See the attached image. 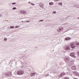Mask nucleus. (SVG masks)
<instances>
[{
	"label": "nucleus",
	"instance_id": "f257e3e1",
	"mask_svg": "<svg viewBox=\"0 0 79 79\" xmlns=\"http://www.w3.org/2000/svg\"><path fill=\"white\" fill-rule=\"evenodd\" d=\"M24 72L23 70H19L17 72V74L18 75H23L24 74Z\"/></svg>",
	"mask_w": 79,
	"mask_h": 79
},
{
	"label": "nucleus",
	"instance_id": "f03ea898",
	"mask_svg": "<svg viewBox=\"0 0 79 79\" xmlns=\"http://www.w3.org/2000/svg\"><path fill=\"white\" fill-rule=\"evenodd\" d=\"M70 45L72 48H76V46L74 45V43H72L70 44Z\"/></svg>",
	"mask_w": 79,
	"mask_h": 79
},
{
	"label": "nucleus",
	"instance_id": "7ed1b4c3",
	"mask_svg": "<svg viewBox=\"0 0 79 79\" xmlns=\"http://www.w3.org/2000/svg\"><path fill=\"white\" fill-rule=\"evenodd\" d=\"M20 13H22L23 14H26V11L25 10H21L20 11Z\"/></svg>",
	"mask_w": 79,
	"mask_h": 79
},
{
	"label": "nucleus",
	"instance_id": "20e7f679",
	"mask_svg": "<svg viewBox=\"0 0 79 79\" xmlns=\"http://www.w3.org/2000/svg\"><path fill=\"white\" fill-rule=\"evenodd\" d=\"M70 56H72V57H73V58H76V56H75L74 53H73L72 54H70Z\"/></svg>",
	"mask_w": 79,
	"mask_h": 79
},
{
	"label": "nucleus",
	"instance_id": "39448f33",
	"mask_svg": "<svg viewBox=\"0 0 79 79\" xmlns=\"http://www.w3.org/2000/svg\"><path fill=\"white\" fill-rule=\"evenodd\" d=\"M72 69H73V70H75V69H76V68L74 66H73L72 67Z\"/></svg>",
	"mask_w": 79,
	"mask_h": 79
},
{
	"label": "nucleus",
	"instance_id": "423d86ee",
	"mask_svg": "<svg viewBox=\"0 0 79 79\" xmlns=\"http://www.w3.org/2000/svg\"><path fill=\"white\" fill-rule=\"evenodd\" d=\"M71 40V38L69 37H67L65 38V40Z\"/></svg>",
	"mask_w": 79,
	"mask_h": 79
},
{
	"label": "nucleus",
	"instance_id": "0eeeda50",
	"mask_svg": "<svg viewBox=\"0 0 79 79\" xmlns=\"http://www.w3.org/2000/svg\"><path fill=\"white\" fill-rule=\"evenodd\" d=\"M35 75V73H31V76H34Z\"/></svg>",
	"mask_w": 79,
	"mask_h": 79
},
{
	"label": "nucleus",
	"instance_id": "6e6552de",
	"mask_svg": "<svg viewBox=\"0 0 79 79\" xmlns=\"http://www.w3.org/2000/svg\"><path fill=\"white\" fill-rule=\"evenodd\" d=\"M53 4H54L53 2H50L49 3L50 5H53Z\"/></svg>",
	"mask_w": 79,
	"mask_h": 79
},
{
	"label": "nucleus",
	"instance_id": "1a4fd4ad",
	"mask_svg": "<svg viewBox=\"0 0 79 79\" xmlns=\"http://www.w3.org/2000/svg\"><path fill=\"white\" fill-rule=\"evenodd\" d=\"M59 5H60V6H62V3L61 2L59 3Z\"/></svg>",
	"mask_w": 79,
	"mask_h": 79
},
{
	"label": "nucleus",
	"instance_id": "9d476101",
	"mask_svg": "<svg viewBox=\"0 0 79 79\" xmlns=\"http://www.w3.org/2000/svg\"><path fill=\"white\" fill-rule=\"evenodd\" d=\"M14 27H15L14 26H11L10 27V28L11 29H13V28H14Z\"/></svg>",
	"mask_w": 79,
	"mask_h": 79
},
{
	"label": "nucleus",
	"instance_id": "9b49d317",
	"mask_svg": "<svg viewBox=\"0 0 79 79\" xmlns=\"http://www.w3.org/2000/svg\"><path fill=\"white\" fill-rule=\"evenodd\" d=\"M40 7L42 8H44V6L43 5H42L40 6Z\"/></svg>",
	"mask_w": 79,
	"mask_h": 79
},
{
	"label": "nucleus",
	"instance_id": "f8f14e48",
	"mask_svg": "<svg viewBox=\"0 0 79 79\" xmlns=\"http://www.w3.org/2000/svg\"><path fill=\"white\" fill-rule=\"evenodd\" d=\"M65 50H69V48H68V47H67V48H65Z\"/></svg>",
	"mask_w": 79,
	"mask_h": 79
},
{
	"label": "nucleus",
	"instance_id": "ddd939ff",
	"mask_svg": "<svg viewBox=\"0 0 79 79\" xmlns=\"http://www.w3.org/2000/svg\"><path fill=\"white\" fill-rule=\"evenodd\" d=\"M76 44H77V45H79V43H78V42H77V43H76Z\"/></svg>",
	"mask_w": 79,
	"mask_h": 79
},
{
	"label": "nucleus",
	"instance_id": "4468645a",
	"mask_svg": "<svg viewBox=\"0 0 79 79\" xmlns=\"http://www.w3.org/2000/svg\"><path fill=\"white\" fill-rule=\"evenodd\" d=\"M62 31V29L60 28L59 29V32L60 31Z\"/></svg>",
	"mask_w": 79,
	"mask_h": 79
},
{
	"label": "nucleus",
	"instance_id": "2eb2a0df",
	"mask_svg": "<svg viewBox=\"0 0 79 79\" xmlns=\"http://www.w3.org/2000/svg\"><path fill=\"white\" fill-rule=\"evenodd\" d=\"M4 40L5 41H6L7 40V39H6V38H4Z\"/></svg>",
	"mask_w": 79,
	"mask_h": 79
},
{
	"label": "nucleus",
	"instance_id": "dca6fc26",
	"mask_svg": "<svg viewBox=\"0 0 79 79\" xmlns=\"http://www.w3.org/2000/svg\"><path fill=\"white\" fill-rule=\"evenodd\" d=\"M19 27V26H16V27H15V28H18Z\"/></svg>",
	"mask_w": 79,
	"mask_h": 79
},
{
	"label": "nucleus",
	"instance_id": "f3484780",
	"mask_svg": "<svg viewBox=\"0 0 79 79\" xmlns=\"http://www.w3.org/2000/svg\"><path fill=\"white\" fill-rule=\"evenodd\" d=\"M64 79H69V78L66 77H65Z\"/></svg>",
	"mask_w": 79,
	"mask_h": 79
},
{
	"label": "nucleus",
	"instance_id": "a211bd4d",
	"mask_svg": "<svg viewBox=\"0 0 79 79\" xmlns=\"http://www.w3.org/2000/svg\"><path fill=\"white\" fill-rule=\"evenodd\" d=\"M31 5H33L34 6L35 5L34 3H31Z\"/></svg>",
	"mask_w": 79,
	"mask_h": 79
},
{
	"label": "nucleus",
	"instance_id": "6ab92c4d",
	"mask_svg": "<svg viewBox=\"0 0 79 79\" xmlns=\"http://www.w3.org/2000/svg\"><path fill=\"white\" fill-rule=\"evenodd\" d=\"M16 7H14L13 8V10H15V9H16Z\"/></svg>",
	"mask_w": 79,
	"mask_h": 79
},
{
	"label": "nucleus",
	"instance_id": "aec40b11",
	"mask_svg": "<svg viewBox=\"0 0 79 79\" xmlns=\"http://www.w3.org/2000/svg\"><path fill=\"white\" fill-rule=\"evenodd\" d=\"M55 2H57V1H59V0H54Z\"/></svg>",
	"mask_w": 79,
	"mask_h": 79
},
{
	"label": "nucleus",
	"instance_id": "412c9836",
	"mask_svg": "<svg viewBox=\"0 0 79 79\" xmlns=\"http://www.w3.org/2000/svg\"><path fill=\"white\" fill-rule=\"evenodd\" d=\"M44 21V20H40V21Z\"/></svg>",
	"mask_w": 79,
	"mask_h": 79
},
{
	"label": "nucleus",
	"instance_id": "4be33fe9",
	"mask_svg": "<svg viewBox=\"0 0 79 79\" xmlns=\"http://www.w3.org/2000/svg\"><path fill=\"white\" fill-rule=\"evenodd\" d=\"M30 21H26V22H30Z\"/></svg>",
	"mask_w": 79,
	"mask_h": 79
},
{
	"label": "nucleus",
	"instance_id": "5701e85b",
	"mask_svg": "<svg viewBox=\"0 0 79 79\" xmlns=\"http://www.w3.org/2000/svg\"><path fill=\"white\" fill-rule=\"evenodd\" d=\"M53 13H56V11H54Z\"/></svg>",
	"mask_w": 79,
	"mask_h": 79
},
{
	"label": "nucleus",
	"instance_id": "b1692460",
	"mask_svg": "<svg viewBox=\"0 0 79 79\" xmlns=\"http://www.w3.org/2000/svg\"><path fill=\"white\" fill-rule=\"evenodd\" d=\"M16 3H13L12 4H15Z\"/></svg>",
	"mask_w": 79,
	"mask_h": 79
},
{
	"label": "nucleus",
	"instance_id": "393cba45",
	"mask_svg": "<svg viewBox=\"0 0 79 79\" xmlns=\"http://www.w3.org/2000/svg\"><path fill=\"white\" fill-rule=\"evenodd\" d=\"M6 76L7 75V73H6Z\"/></svg>",
	"mask_w": 79,
	"mask_h": 79
},
{
	"label": "nucleus",
	"instance_id": "a878e982",
	"mask_svg": "<svg viewBox=\"0 0 79 79\" xmlns=\"http://www.w3.org/2000/svg\"><path fill=\"white\" fill-rule=\"evenodd\" d=\"M78 19H79V17H78Z\"/></svg>",
	"mask_w": 79,
	"mask_h": 79
},
{
	"label": "nucleus",
	"instance_id": "bb28decb",
	"mask_svg": "<svg viewBox=\"0 0 79 79\" xmlns=\"http://www.w3.org/2000/svg\"><path fill=\"white\" fill-rule=\"evenodd\" d=\"M10 73H11V72H10Z\"/></svg>",
	"mask_w": 79,
	"mask_h": 79
},
{
	"label": "nucleus",
	"instance_id": "cd10ccee",
	"mask_svg": "<svg viewBox=\"0 0 79 79\" xmlns=\"http://www.w3.org/2000/svg\"><path fill=\"white\" fill-rule=\"evenodd\" d=\"M29 3H30V2H29Z\"/></svg>",
	"mask_w": 79,
	"mask_h": 79
},
{
	"label": "nucleus",
	"instance_id": "c85d7f7f",
	"mask_svg": "<svg viewBox=\"0 0 79 79\" xmlns=\"http://www.w3.org/2000/svg\"><path fill=\"white\" fill-rule=\"evenodd\" d=\"M22 22H23V21H22Z\"/></svg>",
	"mask_w": 79,
	"mask_h": 79
}]
</instances>
